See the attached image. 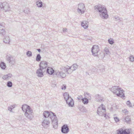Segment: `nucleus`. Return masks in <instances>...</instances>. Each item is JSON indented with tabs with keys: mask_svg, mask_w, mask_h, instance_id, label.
<instances>
[{
	"mask_svg": "<svg viewBox=\"0 0 134 134\" xmlns=\"http://www.w3.org/2000/svg\"><path fill=\"white\" fill-rule=\"evenodd\" d=\"M43 115L45 118H49L50 120H52L54 128H55L57 127L58 120L54 113L52 112L49 113L48 111H46L44 112Z\"/></svg>",
	"mask_w": 134,
	"mask_h": 134,
	"instance_id": "1",
	"label": "nucleus"
},
{
	"mask_svg": "<svg viewBox=\"0 0 134 134\" xmlns=\"http://www.w3.org/2000/svg\"><path fill=\"white\" fill-rule=\"evenodd\" d=\"M94 9L98 12L100 16L103 19H107L108 15L106 8L102 5L99 4L94 6Z\"/></svg>",
	"mask_w": 134,
	"mask_h": 134,
	"instance_id": "2",
	"label": "nucleus"
},
{
	"mask_svg": "<svg viewBox=\"0 0 134 134\" xmlns=\"http://www.w3.org/2000/svg\"><path fill=\"white\" fill-rule=\"evenodd\" d=\"M22 109L24 112L25 116L30 120H31L34 117L33 110L30 107L26 104H24L22 106Z\"/></svg>",
	"mask_w": 134,
	"mask_h": 134,
	"instance_id": "3",
	"label": "nucleus"
},
{
	"mask_svg": "<svg viewBox=\"0 0 134 134\" xmlns=\"http://www.w3.org/2000/svg\"><path fill=\"white\" fill-rule=\"evenodd\" d=\"M114 94H115L118 96L122 97H124V91L122 89L118 86H114L109 89Z\"/></svg>",
	"mask_w": 134,
	"mask_h": 134,
	"instance_id": "4",
	"label": "nucleus"
},
{
	"mask_svg": "<svg viewBox=\"0 0 134 134\" xmlns=\"http://www.w3.org/2000/svg\"><path fill=\"white\" fill-rule=\"evenodd\" d=\"M9 10V4L6 2L0 3V10L6 12Z\"/></svg>",
	"mask_w": 134,
	"mask_h": 134,
	"instance_id": "5",
	"label": "nucleus"
},
{
	"mask_svg": "<svg viewBox=\"0 0 134 134\" xmlns=\"http://www.w3.org/2000/svg\"><path fill=\"white\" fill-rule=\"evenodd\" d=\"M105 106L102 104L98 108L97 113L100 116H103L104 114L106 113V109Z\"/></svg>",
	"mask_w": 134,
	"mask_h": 134,
	"instance_id": "6",
	"label": "nucleus"
},
{
	"mask_svg": "<svg viewBox=\"0 0 134 134\" xmlns=\"http://www.w3.org/2000/svg\"><path fill=\"white\" fill-rule=\"evenodd\" d=\"M85 10V5L83 4L80 3L78 5L77 11L79 14H82L84 13Z\"/></svg>",
	"mask_w": 134,
	"mask_h": 134,
	"instance_id": "7",
	"label": "nucleus"
},
{
	"mask_svg": "<svg viewBox=\"0 0 134 134\" xmlns=\"http://www.w3.org/2000/svg\"><path fill=\"white\" fill-rule=\"evenodd\" d=\"M99 50V47L98 45H94L91 48V52L92 55L94 56H97Z\"/></svg>",
	"mask_w": 134,
	"mask_h": 134,
	"instance_id": "8",
	"label": "nucleus"
},
{
	"mask_svg": "<svg viewBox=\"0 0 134 134\" xmlns=\"http://www.w3.org/2000/svg\"><path fill=\"white\" fill-rule=\"evenodd\" d=\"M54 75H55L56 76L59 78H63L65 77L66 76L65 74L63 72V71H59L57 70L55 71Z\"/></svg>",
	"mask_w": 134,
	"mask_h": 134,
	"instance_id": "9",
	"label": "nucleus"
},
{
	"mask_svg": "<svg viewBox=\"0 0 134 134\" xmlns=\"http://www.w3.org/2000/svg\"><path fill=\"white\" fill-rule=\"evenodd\" d=\"M7 60L10 64L12 65H14L15 63V58L12 56L9 55H7L6 57Z\"/></svg>",
	"mask_w": 134,
	"mask_h": 134,
	"instance_id": "10",
	"label": "nucleus"
},
{
	"mask_svg": "<svg viewBox=\"0 0 134 134\" xmlns=\"http://www.w3.org/2000/svg\"><path fill=\"white\" fill-rule=\"evenodd\" d=\"M117 131L118 134H130V133L129 129L124 130L121 128L118 130Z\"/></svg>",
	"mask_w": 134,
	"mask_h": 134,
	"instance_id": "11",
	"label": "nucleus"
},
{
	"mask_svg": "<svg viewBox=\"0 0 134 134\" xmlns=\"http://www.w3.org/2000/svg\"><path fill=\"white\" fill-rule=\"evenodd\" d=\"M40 69L46 71L47 66V63L46 61H42L41 62L39 65Z\"/></svg>",
	"mask_w": 134,
	"mask_h": 134,
	"instance_id": "12",
	"label": "nucleus"
},
{
	"mask_svg": "<svg viewBox=\"0 0 134 134\" xmlns=\"http://www.w3.org/2000/svg\"><path fill=\"white\" fill-rule=\"evenodd\" d=\"M49 119V118H45L42 122V125L45 128L48 127L50 123V121Z\"/></svg>",
	"mask_w": 134,
	"mask_h": 134,
	"instance_id": "13",
	"label": "nucleus"
},
{
	"mask_svg": "<svg viewBox=\"0 0 134 134\" xmlns=\"http://www.w3.org/2000/svg\"><path fill=\"white\" fill-rule=\"evenodd\" d=\"M69 131L68 126L67 125H64L62 127L61 132L63 133H67Z\"/></svg>",
	"mask_w": 134,
	"mask_h": 134,
	"instance_id": "14",
	"label": "nucleus"
},
{
	"mask_svg": "<svg viewBox=\"0 0 134 134\" xmlns=\"http://www.w3.org/2000/svg\"><path fill=\"white\" fill-rule=\"evenodd\" d=\"M46 71L39 68L36 71V74L37 76L39 77H42L43 76V73Z\"/></svg>",
	"mask_w": 134,
	"mask_h": 134,
	"instance_id": "15",
	"label": "nucleus"
},
{
	"mask_svg": "<svg viewBox=\"0 0 134 134\" xmlns=\"http://www.w3.org/2000/svg\"><path fill=\"white\" fill-rule=\"evenodd\" d=\"M66 102L69 106L72 107L74 105V101L71 97L69 98Z\"/></svg>",
	"mask_w": 134,
	"mask_h": 134,
	"instance_id": "16",
	"label": "nucleus"
},
{
	"mask_svg": "<svg viewBox=\"0 0 134 134\" xmlns=\"http://www.w3.org/2000/svg\"><path fill=\"white\" fill-rule=\"evenodd\" d=\"M12 76V74L9 73L3 76L2 78L4 80H8Z\"/></svg>",
	"mask_w": 134,
	"mask_h": 134,
	"instance_id": "17",
	"label": "nucleus"
},
{
	"mask_svg": "<svg viewBox=\"0 0 134 134\" xmlns=\"http://www.w3.org/2000/svg\"><path fill=\"white\" fill-rule=\"evenodd\" d=\"M47 72L49 74L52 75L54 73L55 71H54L53 68L51 67H48L47 69L46 70Z\"/></svg>",
	"mask_w": 134,
	"mask_h": 134,
	"instance_id": "18",
	"label": "nucleus"
},
{
	"mask_svg": "<svg viewBox=\"0 0 134 134\" xmlns=\"http://www.w3.org/2000/svg\"><path fill=\"white\" fill-rule=\"evenodd\" d=\"M89 23L87 21H83L81 23V25L85 29H86L88 27Z\"/></svg>",
	"mask_w": 134,
	"mask_h": 134,
	"instance_id": "19",
	"label": "nucleus"
},
{
	"mask_svg": "<svg viewBox=\"0 0 134 134\" xmlns=\"http://www.w3.org/2000/svg\"><path fill=\"white\" fill-rule=\"evenodd\" d=\"M96 100L97 102H101L103 100V98L99 94H97L95 96Z\"/></svg>",
	"mask_w": 134,
	"mask_h": 134,
	"instance_id": "20",
	"label": "nucleus"
},
{
	"mask_svg": "<svg viewBox=\"0 0 134 134\" xmlns=\"http://www.w3.org/2000/svg\"><path fill=\"white\" fill-rule=\"evenodd\" d=\"M78 66L76 64H73L71 66V68L73 71H74L76 70L78 68Z\"/></svg>",
	"mask_w": 134,
	"mask_h": 134,
	"instance_id": "21",
	"label": "nucleus"
},
{
	"mask_svg": "<svg viewBox=\"0 0 134 134\" xmlns=\"http://www.w3.org/2000/svg\"><path fill=\"white\" fill-rule=\"evenodd\" d=\"M63 96L64 99L66 101L68 99H69V98L71 97L70 96H69V93L67 92L64 93L63 94Z\"/></svg>",
	"mask_w": 134,
	"mask_h": 134,
	"instance_id": "22",
	"label": "nucleus"
},
{
	"mask_svg": "<svg viewBox=\"0 0 134 134\" xmlns=\"http://www.w3.org/2000/svg\"><path fill=\"white\" fill-rule=\"evenodd\" d=\"M4 42L6 43H9L10 42L9 38L8 36H6L4 39Z\"/></svg>",
	"mask_w": 134,
	"mask_h": 134,
	"instance_id": "23",
	"label": "nucleus"
},
{
	"mask_svg": "<svg viewBox=\"0 0 134 134\" xmlns=\"http://www.w3.org/2000/svg\"><path fill=\"white\" fill-rule=\"evenodd\" d=\"M36 4L37 6L40 8L42 7V2L40 0H38L36 2Z\"/></svg>",
	"mask_w": 134,
	"mask_h": 134,
	"instance_id": "24",
	"label": "nucleus"
},
{
	"mask_svg": "<svg viewBox=\"0 0 134 134\" xmlns=\"http://www.w3.org/2000/svg\"><path fill=\"white\" fill-rule=\"evenodd\" d=\"M82 101L83 103L85 104H86L88 103V100L86 98H82Z\"/></svg>",
	"mask_w": 134,
	"mask_h": 134,
	"instance_id": "25",
	"label": "nucleus"
},
{
	"mask_svg": "<svg viewBox=\"0 0 134 134\" xmlns=\"http://www.w3.org/2000/svg\"><path fill=\"white\" fill-rule=\"evenodd\" d=\"M113 18L115 19L114 20L116 21H118V20H119L120 21H121L122 20V18H121L117 16H114L113 17Z\"/></svg>",
	"mask_w": 134,
	"mask_h": 134,
	"instance_id": "26",
	"label": "nucleus"
},
{
	"mask_svg": "<svg viewBox=\"0 0 134 134\" xmlns=\"http://www.w3.org/2000/svg\"><path fill=\"white\" fill-rule=\"evenodd\" d=\"M0 65L1 67L3 69H5L6 67V65L3 62H1Z\"/></svg>",
	"mask_w": 134,
	"mask_h": 134,
	"instance_id": "27",
	"label": "nucleus"
},
{
	"mask_svg": "<svg viewBox=\"0 0 134 134\" xmlns=\"http://www.w3.org/2000/svg\"><path fill=\"white\" fill-rule=\"evenodd\" d=\"M5 34V29H0V35H4Z\"/></svg>",
	"mask_w": 134,
	"mask_h": 134,
	"instance_id": "28",
	"label": "nucleus"
},
{
	"mask_svg": "<svg viewBox=\"0 0 134 134\" xmlns=\"http://www.w3.org/2000/svg\"><path fill=\"white\" fill-rule=\"evenodd\" d=\"M41 57L40 54H38L37 55L36 58V60L37 62H39L40 61L41 59Z\"/></svg>",
	"mask_w": 134,
	"mask_h": 134,
	"instance_id": "29",
	"label": "nucleus"
},
{
	"mask_svg": "<svg viewBox=\"0 0 134 134\" xmlns=\"http://www.w3.org/2000/svg\"><path fill=\"white\" fill-rule=\"evenodd\" d=\"M104 51L105 52V53H104V55L108 54L110 53V52H109V49L108 48H105L104 49Z\"/></svg>",
	"mask_w": 134,
	"mask_h": 134,
	"instance_id": "30",
	"label": "nucleus"
},
{
	"mask_svg": "<svg viewBox=\"0 0 134 134\" xmlns=\"http://www.w3.org/2000/svg\"><path fill=\"white\" fill-rule=\"evenodd\" d=\"M125 121L127 123H129L130 121V118L129 116H126L125 119Z\"/></svg>",
	"mask_w": 134,
	"mask_h": 134,
	"instance_id": "31",
	"label": "nucleus"
},
{
	"mask_svg": "<svg viewBox=\"0 0 134 134\" xmlns=\"http://www.w3.org/2000/svg\"><path fill=\"white\" fill-rule=\"evenodd\" d=\"M5 24L3 23H0V29L1 30L5 29Z\"/></svg>",
	"mask_w": 134,
	"mask_h": 134,
	"instance_id": "32",
	"label": "nucleus"
},
{
	"mask_svg": "<svg viewBox=\"0 0 134 134\" xmlns=\"http://www.w3.org/2000/svg\"><path fill=\"white\" fill-rule=\"evenodd\" d=\"M68 71H67L66 73L67 74H71V73L73 71L71 70V67L69 66H68Z\"/></svg>",
	"mask_w": 134,
	"mask_h": 134,
	"instance_id": "33",
	"label": "nucleus"
},
{
	"mask_svg": "<svg viewBox=\"0 0 134 134\" xmlns=\"http://www.w3.org/2000/svg\"><path fill=\"white\" fill-rule=\"evenodd\" d=\"M12 83L11 81H8L7 82V86L8 87H12Z\"/></svg>",
	"mask_w": 134,
	"mask_h": 134,
	"instance_id": "34",
	"label": "nucleus"
},
{
	"mask_svg": "<svg viewBox=\"0 0 134 134\" xmlns=\"http://www.w3.org/2000/svg\"><path fill=\"white\" fill-rule=\"evenodd\" d=\"M26 55L28 57H31L32 55V52L31 51H28L27 52Z\"/></svg>",
	"mask_w": 134,
	"mask_h": 134,
	"instance_id": "35",
	"label": "nucleus"
},
{
	"mask_svg": "<svg viewBox=\"0 0 134 134\" xmlns=\"http://www.w3.org/2000/svg\"><path fill=\"white\" fill-rule=\"evenodd\" d=\"M108 42L111 44H112L114 43L113 40L110 38L108 40Z\"/></svg>",
	"mask_w": 134,
	"mask_h": 134,
	"instance_id": "36",
	"label": "nucleus"
},
{
	"mask_svg": "<svg viewBox=\"0 0 134 134\" xmlns=\"http://www.w3.org/2000/svg\"><path fill=\"white\" fill-rule=\"evenodd\" d=\"M126 104L129 107H132V104L130 101H127Z\"/></svg>",
	"mask_w": 134,
	"mask_h": 134,
	"instance_id": "37",
	"label": "nucleus"
},
{
	"mask_svg": "<svg viewBox=\"0 0 134 134\" xmlns=\"http://www.w3.org/2000/svg\"><path fill=\"white\" fill-rule=\"evenodd\" d=\"M68 66H67L65 67H64L63 68V70H62L63 71V70H64V71L65 72H66L67 71H68Z\"/></svg>",
	"mask_w": 134,
	"mask_h": 134,
	"instance_id": "38",
	"label": "nucleus"
},
{
	"mask_svg": "<svg viewBox=\"0 0 134 134\" xmlns=\"http://www.w3.org/2000/svg\"><path fill=\"white\" fill-rule=\"evenodd\" d=\"M130 60L132 62H133L134 61V57L132 56H131L129 58Z\"/></svg>",
	"mask_w": 134,
	"mask_h": 134,
	"instance_id": "39",
	"label": "nucleus"
},
{
	"mask_svg": "<svg viewBox=\"0 0 134 134\" xmlns=\"http://www.w3.org/2000/svg\"><path fill=\"white\" fill-rule=\"evenodd\" d=\"M24 12L26 14H28L29 12V11L28 9H26L24 11Z\"/></svg>",
	"mask_w": 134,
	"mask_h": 134,
	"instance_id": "40",
	"label": "nucleus"
},
{
	"mask_svg": "<svg viewBox=\"0 0 134 134\" xmlns=\"http://www.w3.org/2000/svg\"><path fill=\"white\" fill-rule=\"evenodd\" d=\"M12 106H10V107H8V110L10 111V112H12Z\"/></svg>",
	"mask_w": 134,
	"mask_h": 134,
	"instance_id": "41",
	"label": "nucleus"
},
{
	"mask_svg": "<svg viewBox=\"0 0 134 134\" xmlns=\"http://www.w3.org/2000/svg\"><path fill=\"white\" fill-rule=\"evenodd\" d=\"M82 96L80 95L78 97H77V99L79 100H80L81 99V100H82V98H82Z\"/></svg>",
	"mask_w": 134,
	"mask_h": 134,
	"instance_id": "42",
	"label": "nucleus"
},
{
	"mask_svg": "<svg viewBox=\"0 0 134 134\" xmlns=\"http://www.w3.org/2000/svg\"><path fill=\"white\" fill-rule=\"evenodd\" d=\"M66 88V86L65 85H63V86L62 87L61 89L62 90H65Z\"/></svg>",
	"mask_w": 134,
	"mask_h": 134,
	"instance_id": "43",
	"label": "nucleus"
},
{
	"mask_svg": "<svg viewBox=\"0 0 134 134\" xmlns=\"http://www.w3.org/2000/svg\"><path fill=\"white\" fill-rule=\"evenodd\" d=\"M114 119L115 120V121L116 122H118V121L119 120L118 118H117V117H115L114 118Z\"/></svg>",
	"mask_w": 134,
	"mask_h": 134,
	"instance_id": "44",
	"label": "nucleus"
},
{
	"mask_svg": "<svg viewBox=\"0 0 134 134\" xmlns=\"http://www.w3.org/2000/svg\"><path fill=\"white\" fill-rule=\"evenodd\" d=\"M103 116H104L106 119L108 118V116L106 115L105 113V114H103Z\"/></svg>",
	"mask_w": 134,
	"mask_h": 134,
	"instance_id": "45",
	"label": "nucleus"
},
{
	"mask_svg": "<svg viewBox=\"0 0 134 134\" xmlns=\"http://www.w3.org/2000/svg\"><path fill=\"white\" fill-rule=\"evenodd\" d=\"M67 29H63V31H66Z\"/></svg>",
	"mask_w": 134,
	"mask_h": 134,
	"instance_id": "46",
	"label": "nucleus"
},
{
	"mask_svg": "<svg viewBox=\"0 0 134 134\" xmlns=\"http://www.w3.org/2000/svg\"><path fill=\"white\" fill-rule=\"evenodd\" d=\"M37 50L39 52H40L41 51V50L40 49H37Z\"/></svg>",
	"mask_w": 134,
	"mask_h": 134,
	"instance_id": "47",
	"label": "nucleus"
},
{
	"mask_svg": "<svg viewBox=\"0 0 134 134\" xmlns=\"http://www.w3.org/2000/svg\"><path fill=\"white\" fill-rule=\"evenodd\" d=\"M12 106V108L13 107V108H14L15 107V106L14 105H13L12 106Z\"/></svg>",
	"mask_w": 134,
	"mask_h": 134,
	"instance_id": "48",
	"label": "nucleus"
},
{
	"mask_svg": "<svg viewBox=\"0 0 134 134\" xmlns=\"http://www.w3.org/2000/svg\"><path fill=\"white\" fill-rule=\"evenodd\" d=\"M125 112L126 113V110H125Z\"/></svg>",
	"mask_w": 134,
	"mask_h": 134,
	"instance_id": "49",
	"label": "nucleus"
},
{
	"mask_svg": "<svg viewBox=\"0 0 134 134\" xmlns=\"http://www.w3.org/2000/svg\"><path fill=\"white\" fill-rule=\"evenodd\" d=\"M1 76V74H0V77Z\"/></svg>",
	"mask_w": 134,
	"mask_h": 134,
	"instance_id": "50",
	"label": "nucleus"
}]
</instances>
